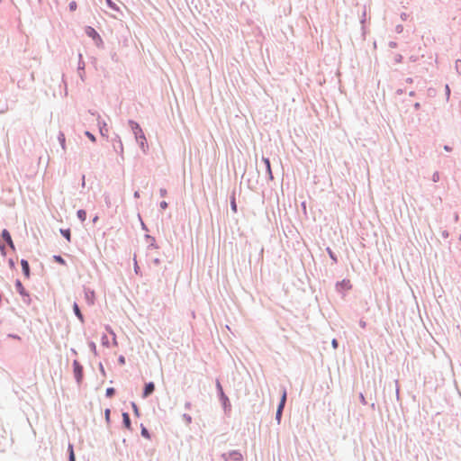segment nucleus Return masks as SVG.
Instances as JSON below:
<instances>
[{
    "label": "nucleus",
    "instance_id": "obj_26",
    "mask_svg": "<svg viewBox=\"0 0 461 461\" xmlns=\"http://www.w3.org/2000/svg\"><path fill=\"white\" fill-rule=\"evenodd\" d=\"M332 347H333L334 348H338V341H337V339H335L332 340Z\"/></svg>",
    "mask_w": 461,
    "mask_h": 461
},
{
    "label": "nucleus",
    "instance_id": "obj_20",
    "mask_svg": "<svg viewBox=\"0 0 461 461\" xmlns=\"http://www.w3.org/2000/svg\"><path fill=\"white\" fill-rule=\"evenodd\" d=\"M77 3H76L75 1H72V2L69 4V10H70L71 12H74V11H76V10H77Z\"/></svg>",
    "mask_w": 461,
    "mask_h": 461
},
{
    "label": "nucleus",
    "instance_id": "obj_31",
    "mask_svg": "<svg viewBox=\"0 0 461 461\" xmlns=\"http://www.w3.org/2000/svg\"><path fill=\"white\" fill-rule=\"evenodd\" d=\"M86 134L92 140H95V137L92 134H90L89 132H86Z\"/></svg>",
    "mask_w": 461,
    "mask_h": 461
},
{
    "label": "nucleus",
    "instance_id": "obj_32",
    "mask_svg": "<svg viewBox=\"0 0 461 461\" xmlns=\"http://www.w3.org/2000/svg\"><path fill=\"white\" fill-rule=\"evenodd\" d=\"M186 420H187L188 422H190V421H191V417H190V416L186 417Z\"/></svg>",
    "mask_w": 461,
    "mask_h": 461
},
{
    "label": "nucleus",
    "instance_id": "obj_2",
    "mask_svg": "<svg viewBox=\"0 0 461 461\" xmlns=\"http://www.w3.org/2000/svg\"><path fill=\"white\" fill-rule=\"evenodd\" d=\"M285 402H286V391H285V389H284L283 393H282L281 401H280V403H279L277 411H276V419L278 421L281 419L282 411L285 407Z\"/></svg>",
    "mask_w": 461,
    "mask_h": 461
},
{
    "label": "nucleus",
    "instance_id": "obj_10",
    "mask_svg": "<svg viewBox=\"0 0 461 461\" xmlns=\"http://www.w3.org/2000/svg\"><path fill=\"white\" fill-rule=\"evenodd\" d=\"M74 365H75L76 375L77 377V380H79L82 375V367L78 365V363L77 361L74 362Z\"/></svg>",
    "mask_w": 461,
    "mask_h": 461
},
{
    "label": "nucleus",
    "instance_id": "obj_12",
    "mask_svg": "<svg viewBox=\"0 0 461 461\" xmlns=\"http://www.w3.org/2000/svg\"><path fill=\"white\" fill-rule=\"evenodd\" d=\"M73 309H74V312H75V314H76V315L77 316V318L82 321H83V315H82V313H81V312H80V309H79V307H78L77 303H74V305H73Z\"/></svg>",
    "mask_w": 461,
    "mask_h": 461
},
{
    "label": "nucleus",
    "instance_id": "obj_5",
    "mask_svg": "<svg viewBox=\"0 0 461 461\" xmlns=\"http://www.w3.org/2000/svg\"><path fill=\"white\" fill-rule=\"evenodd\" d=\"M131 129L133 131V133L135 135V139H138V136L140 135H145L140 126L134 122H131Z\"/></svg>",
    "mask_w": 461,
    "mask_h": 461
},
{
    "label": "nucleus",
    "instance_id": "obj_30",
    "mask_svg": "<svg viewBox=\"0 0 461 461\" xmlns=\"http://www.w3.org/2000/svg\"><path fill=\"white\" fill-rule=\"evenodd\" d=\"M360 400L364 404H366V399L363 394L360 395Z\"/></svg>",
    "mask_w": 461,
    "mask_h": 461
},
{
    "label": "nucleus",
    "instance_id": "obj_15",
    "mask_svg": "<svg viewBox=\"0 0 461 461\" xmlns=\"http://www.w3.org/2000/svg\"><path fill=\"white\" fill-rule=\"evenodd\" d=\"M61 233L66 238V240L68 241H70L71 235H70V230H61Z\"/></svg>",
    "mask_w": 461,
    "mask_h": 461
},
{
    "label": "nucleus",
    "instance_id": "obj_19",
    "mask_svg": "<svg viewBox=\"0 0 461 461\" xmlns=\"http://www.w3.org/2000/svg\"><path fill=\"white\" fill-rule=\"evenodd\" d=\"M114 389L113 387H110V388H107L106 389V396L107 397H112L113 394H114Z\"/></svg>",
    "mask_w": 461,
    "mask_h": 461
},
{
    "label": "nucleus",
    "instance_id": "obj_3",
    "mask_svg": "<svg viewBox=\"0 0 461 461\" xmlns=\"http://www.w3.org/2000/svg\"><path fill=\"white\" fill-rule=\"evenodd\" d=\"M136 141L139 144L141 151L143 153H147L149 150V145H148V141H147L145 135L138 136V139H136Z\"/></svg>",
    "mask_w": 461,
    "mask_h": 461
},
{
    "label": "nucleus",
    "instance_id": "obj_18",
    "mask_svg": "<svg viewBox=\"0 0 461 461\" xmlns=\"http://www.w3.org/2000/svg\"><path fill=\"white\" fill-rule=\"evenodd\" d=\"M230 206H231V210L233 211V212H237V204H236L234 197L230 201Z\"/></svg>",
    "mask_w": 461,
    "mask_h": 461
},
{
    "label": "nucleus",
    "instance_id": "obj_29",
    "mask_svg": "<svg viewBox=\"0 0 461 461\" xmlns=\"http://www.w3.org/2000/svg\"><path fill=\"white\" fill-rule=\"evenodd\" d=\"M134 270H135V273L138 274L139 273V266L137 264V262L135 261V266H134Z\"/></svg>",
    "mask_w": 461,
    "mask_h": 461
},
{
    "label": "nucleus",
    "instance_id": "obj_4",
    "mask_svg": "<svg viewBox=\"0 0 461 461\" xmlns=\"http://www.w3.org/2000/svg\"><path fill=\"white\" fill-rule=\"evenodd\" d=\"M352 287L351 283L348 279H344L341 282L337 284V288L339 291H348Z\"/></svg>",
    "mask_w": 461,
    "mask_h": 461
},
{
    "label": "nucleus",
    "instance_id": "obj_28",
    "mask_svg": "<svg viewBox=\"0 0 461 461\" xmlns=\"http://www.w3.org/2000/svg\"><path fill=\"white\" fill-rule=\"evenodd\" d=\"M217 389H219L221 393L223 394L221 385V384L219 382L217 383Z\"/></svg>",
    "mask_w": 461,
    "mask_h": 461
},
{
    "label": "nucleus",
    "instance_id": "obj_24",
    "mask_svg": "<svg viewBox=\"0 0 461 461\" xmlns=\"http://www.w3.org/2000/svg\"><path fill=\"white\" fill-rule=\"evenodd\" d=\"M105 419H106L107 421L110 419V410L109 409L105 410Z\"/></svg>",
    "mask_w": 461,
    "mask_h": 461
},
{
    "label": "nucleus",
    "instance_id": "obj_6",
    "mask_svg": "<svg viewBox=\"0 0 461 461\" xmlns=\"http://www.w3.org/2000/svg\"><path fill=\"white\" fill-rule=\"evenodd\" d=\"M85 296L89 304H94L95 299V294L93 290H86Z\"/></svg>",
    "mask_w": 461,
    "mask_h": 461
},
{
    "label": "nucleus",
    "instance_id": "obj_14",
    "mask_svg": "<svg viewBox=\"0 0 461 461\" xmlns=\"http://www.w3.org/2000/svg\"><path fill=\"white\" fill-rule=\"evenodd\" d=\"M105 2L110 8L115 11H119V7L112 0H105Z\"/></svg>",
    "mask_w": 461,
    "mask_h": 461
},
{
    "label": "nucleus",
    "instance_id": "obj_1",
    "mask_svg": "<svg viewBox=\"0 0 461 461\" xmlns=\"http://www.w3.org/2000/svg\"><path fill=\"white\" fill-rule=\"evenodd\" d=\"M86 34L92 38L97 45H102L103 40L98 34V32L91 26H87L85 30Z\"/></svg>",
    "mask_w": 461,
    "mask_h": 461
},
{
    "label": "nucleus",
    "instance_id": "obj_11",
    "mask_svg": "<svg viewBox=\"0 0 461 461\" xmlns=\"http://www.w3.org/2000/svg\"><path fill=\"white\" fill-rule=\"evenodd\" d=\"M123 423L127 429H131V420L127 412L122 413Z\"/></svg>",
    "mask_w": 461,
    "mask_h": 461
},
{
    "label": "nucleus",
    "instance_id": "obj_27",
    "mask_svg": "<svg viewBox=\"0 0 461 461\" xmlns=\"http://www.w3.org/2000/svg\"><path fill=\"white\" fill-rule=\"evenodd\" d=\"M159 192H160L161 196H166V194H167V190L166 189H160Z\"/></svg>",
    "mask_w": 461,
    "mask_h": 461
},
{
    "label": "nucleus",
    "instance_id": "obj_22",
    "mask_svg": "<svg viewBox=\"0 0 461 461\" xmlns=\"http://www.w3.org/2000/svg\"><path fill=\"white\" fill-rule=\"evenodd\" d=\"M327 251H328V253H329L330 257L332 258V260H333L334 262H337V258L335 257V255H334V253L331 251V249L328 248V249H327Z\"/></svg>",
    "mask_w": 461,
    "mask_h": 461
},
{
    "label": "nucleus",
    "instance_id": "obj_23",
    "mask_svg": "<svg viewBox=\"0 0 461 461\" xmlns=\"http://www.w3.org/2000/svg\"><path fill=\"white\" fill-rule=\"evenodd\" d=\"M141 434L142 436L146 437V438H149V435L148 433V430L146 429H142V431H141Z\"/></svg>",
    "mask_w": 461,
    "mask_h": 461
},
{
    "label": "nucleus",
    "instance_id": "obj_13",
    "mask_svg": "<svg viewBox=\"0 0 461 461\" xmlns=\"http://www.w3.org/2000/svg\"><path fill=\"white\" fill-rule=\"evenodd\" d=\"M77 217L82 221H85L86 219V212L84 210H78L77 211Z\"/></svg>",
    "mask_w": 461,
    "mask_h": 461
},
{
    "label": "nucleus",
    "instance_id": "obj_21",
    "mask_svg": "<svg viewBox=\"0 0 461 461\" xmlns=\"http://www.w3.org/2000/svg\"><path fill=\"white\" fill-rule=\"evenodd\" d=\"M54 259L56 262L64 265L65 260L60 256H54Z\"/></svg>",
    "mask_w": 461,
    "mask_h": 461
},
{
    "label": "nucleus",
    "instance_id": "obj_7",
    "mask_svg": "<svg viewBox=\"0 0 461 461\" xmlns=\"http://www.w3.org/2000/svg\"><path fill=\"white\" fill-rule=\"evenodd\" d=\"M155 390V385L153 383H149L146 384L144 392H143V397H148L149 394H151Z\"/></svg>",
    "mask_w": 461,
    "mask_h": 461
},
{
    "label": "nucleus",
    "instance_id": "obj_9",
    "mask_svg": "<svg viewBox=\"0 0 461 461\" xmlns=\"http://www.w3.org/2000/svg\"><path fill=\"white\" fill-rule=\"evenodd\" d=\"M21 265H22V268H23L24 275L28 277L29 274H30V268H29L28 262L26 260L23 259L21 262Z\"/></svg>",
    "mask_w": 461,
    "mask_h": 461
},
{
    "label": "nucleus",
    "instance_id": "obj_8",
    "mask_svg": "<svg viewBox=\"0 0 461 461\" xmlns=\"http://www.w3.org/2000/svg\"><path fill=\"white\" fill-rule=\"evenodd\" d=\"M2 237L12 248H14L13 240L8 230H4L2 231Z\"/></svg>",
    "mask_w": 461,
    "mask_h": 461
},
{
    "label": "nucleus",
    "instance_id": "obj_16",
    "mask_svg": "<svg viewBox=\"0 0 461 461\" xmlns=\"http://www.w3.org/2000/svg\"><path fill=\"white\" fill-rule=\"evenodd\" d=\"M68 450H69V461H75V454H74L72 445L68 446Z\"/></svg>",
    "mask_w": 461,
    "mask_h": 461
},
{
    "label": "nucleus",
    "instance_id": "obj_25",
    "mask_svg": "<svg viewBox=\"0 0 461 461\" xmlns=\"http://www.w3.org/2000/svg\"><path fill=\"white\" fill-rule=\"evenodd\" d=\"M160 207H161L162 209H166V208L167 207V202H165V201L161 202V203H160Z\"/></svg>",
    "mask_w": 461,
    "mask_h": 461
},
{
    "label": "nucleus",
    "instance_id": "obj_17",
    "mask_svg": "<svg viewBox=\"0 0 461 461\" xmlns=\"http://www.w3.org/2000/svg\"><path fill=\"white\" fill-rule=\"evenodd\" d=\"M263 162H264V164L266 165V167H267V169L268 173H269V174H271V167H270V161H269V159H268V158H263Z\"/></svg>",
    "mask_w": 461,
    "mask_h": 461
},
{
    "label": "nucleus",
    "instance_id": "obj_33",
    "mask_svg": "<svg viewBox=\"0 0 461 461\" xmlns=\"http://www.w3.org/2000/svg\"><path fill=\"white\" fill-rule=\"evenodd\" d=\"M133 408H134V411H137L138 409H137V406L133 403Z\"/></svg>",
    "mask_w": 461,
    "mask_h": 461
}]
</instances>
